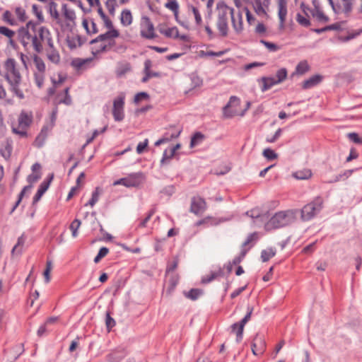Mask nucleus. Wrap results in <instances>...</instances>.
<instances>
[{
	"label": "nucleus",
	"mask_w": 362,
	"mask_h": 362,
	"mask_svg": "<svg viewBox=\"0 0 362 362\" xmlns=\"http://www.w3.org/2000/svg\"><path fill=\"white\" fill-rule=\"evenodd\" d=\"M37 23L29 21L25 26L18 30V38L24 47L26 48L32 43L34 50L40 53L43 50V46L37 41Z\"/></svg>",
	"instance_id": "obj_1"
},
{
	"label": "nucleus",
	"mask_w": 362,
	"mask_h": 362,
	"mask_svg": "<svg viewBox=\"0 0 362 362\" xmlns=\"http://www.w3.org/2000/svg\"><path fill=\"white\" fill-rule=\"evenodd\" d=\"M295 219L293 210L278 211L265 223L264 228L266 230L278 229L290 225Z\"/></svg>",
	"instance_id": "obj_2"
},
{
	"label": "nucleus",
	"mask_w": 362,
	"mask_h": 362,
	"mask_svg": "<svg viewBox=\"0 0 362 362\" xmlns=\"http://www.w3.org/2000/svg\"><path fill=\"white\" fill-rule=\"evenodd\" d=\"M323 200L317 197L311 202L305 205L301 209V218L308 221L313 218L322 209Z\"/></svg>",
	"instance_id": "obj_3"
},
{
	"label": "nucleus",
	"mask_w": 362,
	"mask_h": 362,
	"mask_svg": "<svg viewBox=\"0 0 362 362\" xmlns=\"http://www.w3.org/2000/svg\"><path fill=\"white\" fill-rule=\"evenodd\" d=\"M240 104V100L239 98L235 95L230 96L229 101L223 108L224 117L227 118H231L235 115H240L241 117L244 116L247 110L250 108L251 103L250 102L247 101L246 103L245 108L241 112L239 113L235 107L239 106Z\"/></svg>",
	"instance_id": "obj_4"
},
{
	"label": "nucleus",
	"mask_w": 362,
	"mask_h": 362,
	"mask_svg": "<svg viewBox=\"0 0 362 362\" xmlns=\"http://www.w3.org/2000/svg\"><path fill=\"white\" fill-rule=\"evenodd\" d=\"M218 9L216 26L222 37H226L228 33V16L230 14V7L226 4H218Z\"/></svg>",
	"instance_id": "obj_5"
},
{
	"label": "nucleus",
	"mask_w": 362,
	"mask_h": 362,
	"mask_svg": "<svg viewBox=\"0 0 362 362\" xmlns=\"http://www.w3.org/2000/svg\"><path fill=\"white\" fill-rule=\"evenodd\" d=\"M124 100L125 96L120 94L113 100L112 115L115 122H121L124 118Z\"/></svg>",
	"instance_id": "obj_6"
},
{
	"label": "nucleus",
	"mask_w": 362,
	"mask_h": 362,
	"mask_svg": "<svg viewBox=\"0 0 362 362\" xmlns=\"http://www.w3.org/2000/svg\"><path fill=\"white\" fill-rule=\"evenodd\" d=\"M37 41L42 45V42L47 45L48 47H52L53 40L49 30L45 27L40 26L37 29Z\"/></svg>",
	"instance_id": "obj_7"
},
{
	"label": "nucleus",
	"mask_w": 362,
	"mask_h": 362,
	"mask_svg": "<svg viewBox=\"0 0 362 362\" xmlns=\"http://www.w3.org/2000/svg\"><path fill=\"white\" fill-rule=\"evenodd\" d=\"M234 12V8H230L233 28L237 34H240L243 30V15L240 11L236 14Z\"/></svg>",
	"instance_id": "obj_8"
},
{
	"label": "nucleus",
	"mask_w": 362,
	"mask_h": 362,
	"mask_svg": "<svg viewBox=\"0 0 362 362\" xmlns=\"http://www.w3.org/2000/svg\"><path fill=\"white\" fill-rule=\"evenodd\" d=\"M145 27L141 30V36L146 39H153L156 37L154 26L150 18L145 17Z\"/></svg>",
	"instance_id": "obj_9"
},
{
	"label": "nucleus",
	"mask_w": 362,
	"mask_h": 362,
	"mask_svg": "<svg viewBox=\"0 0 362 362\" xmlns=\"http://www.w3.org/2000/svg\"><path fill=\"white\" fill-rule=\"evenodd\" d=\"M119 35V33L116 29H112L109 30L106 33L103 34L99 35L97 37L92 40L90 42V44L91 45H95L98 43L99 42H104L105 40H114L113 38L117 37Z\"/></svg>",
	"instance_id": "obj_10"
},
{
	"label": "nucleus",
	"mask_w": 362,
	"mask_h": 362,
	"mask_svg": "<svg viewBox=\"0 0 362 362\" xmlns=\"http://www.w3.org/2000/svg\"><path fill=\"white\" fill-rule=\"evenodd\" d=\"M206 204L201 197H194L192 199L190 211L196 215L203 213L206 209Z\"/></svg>",
	"instance_id": "obj_11"
},
{
	"label": "nucleus",
	"mask_w": 362,
	"mask_h": 362,
	"mask_svg": "<svg viewBox=\"0 0 362 362\" xmlns=\"http://www.w3.org/2000/svg\"><path fill=\"white\" fill-rule=\"evenodd\" d=\"M266 344L263 340L262 337L257 335L253 340L252 344V351L255 356H259L262 354L265 350Z\"/></svg>",
	"instance_id": "obj_12"
},
{
	"label": "nucleus",
	"mask_w": 362,
	"mask_h": 362,
	"mask_svg": "<svg viewBox=\"0 0 362 362\" xmlns=\"http://www.w3.org/2000/svg\"><path fill=\"white\" fill-rule=\"evenodd\" d=\"M127 179V187H134L140 185L144 179V174L141 172L130 174Z\"/></svg>",
	"instance_id": "obj_13"
},
{
	"label": "nucleus",
	"mask_w": 362,
	"mask_h": 362,
	"mask_svg": "<svg viewBox=\"0 0 362 362\" xmlns=\"http://www.w3.org/2000/svg\"><path fill=\"white\" fill-rule=\"evenodd\" d=\"M18 125L22 129L28 128L33 121L32 113H28L25 111H22L18 117Z\"/></svg>",
	"instance_id": "obj_14"
},
{
	"label": "nucleus",
	"mask_w": 362,
	"mask_h": 362,
	"mask_svg": "<svg viewBox=\"0 0 362 362\" xmlns=\"http://www.w3.org/2000/svg\"><path fill=\"white\" fill-rule=\"evenodd\" d=\"M278 8V16L280 21L279 27L280 28H283L284 27L286 17L287 15V6L285 0L279 1Z\"/></svg>",
	"instance_id": "obj_15"
},
{
	"label": "nucleus",
	"mask_w": 362,
	"mask_h": 362,
	"mask_svg": "<svg viewBox=\"0 0 362 362\" xmlns=\"http://www.w3.org/2000/svg\"><path fill=\"white\" fill-rule=\"evenodd\" d=\"M322 80V76L319 74L313 75L305 80L302 84L303 89H310L318 85Z\"/></svg>",
	"instance_id": "obj_16"
},
{
	"label": "nucleus",
	"mask_w": 362,
	"mask_h": 362,
	"mask_svg": "<svg viewBox=\"0 0 362 362\" xmlns=\"http://www.w3.org/2000/svg\"><path fill=\"white\" fill-rule=\"evenodd\" d=\"M50 185V180H44L39 186V188L34 195L33 199V204H35L37 203L41 199L42 196L45 193L47 190Z\"/></svg>",
	"instance_id": "obj_17"
},
{
	"label": "nucleus",
	"mask_w": 362,
	"mask_h": 362,
	"mask_svg": "<svg viewBox=\"0 0 362 362\" xmlns=\"http://www.w3.org/2000/svg\"><path fill=\"white\" fill-rule=\"evenodd\" d=\"M47 56L51 62L55 64L59 63L60 55L59 52L54 48V42L52 43V47H48V49H47Z\"/></svg>",
	"instance_id": "obj_18"
},
{
	"label": "nucleus",
	"mask_w": 362,
	"mask_h": 362,
	"mask_svg": "<svg viewBox=\"0 0 362 362\" xmlns=\"http://www.w3.org/2000/svg\"><path fill=\"white\" fill-rule=\"evenodd\" d=\"M132 69L131 64L129 62L119 63L115 70L117 77L121 78Z\"/></svg>",
	"instance_id": "obj_19"
},
{
	"label": "nucleus",
	"mask_w": 362,
	"mask_h": 362,
	"mask_svg": "<svg viewBox=\"0 0 362 362\" xmlns=\"http://www.w3.org/2000/svg\"><path fill=\"white\" fill-rule=\"evenodd\" d=\"M93 59L92 57L86 59L76 58L72 61L71 64L76 69H81L87 68L88 65H89L93 62Z\"/></svg>",
	"instance_id": "obj_20"
},
{
	"label": "nucleus",
	"mask_w": 362,
	"mask_h": 362,
	"mask_svg": "<svg viewBox=\"0 0 362 362\" xmlns=\"http://www.w3.org/2000/svg\"><path fill=\"white\" fill-rule=\"evenodd\" d=\"M158 30L167 37L177 39L180 37L178 28L175 26L168 28H159Z\"/></svg>",
	"instance_id": "obj_21"
},
{
	"label": "nucleus",
	"mask_w": 362,
	"mask_h": 362,
	"mask_svg": "<svg viewBox=\"0 0 362 362\" xmlns=\"http://www.w3.org/2000/svg\"><path fill=\"white\" fill-rule=\"evenodd\" d=\"M259 81L262 82V86L261 87L262 92H265L274 86L278 84L276 81V78L274 77H262Z\"/></svg>",
	"instance_id": "obj_22"
},
{
	"label": "nucleus",
	"mask_w": 362,
	"mask_h": 362,
	"mask_svg": "<svg viewBox=\"0 0 362 362\" xmlns=\"http://www.w3.org/2000/svg\"><path fill=\"white\" fill-rule=\"evenodd\" d=\"M246 214L253 219L260 218L262 221H264L268 218L267 214H262L260 209L259 208L252 209L250 211H247Z\"/></svg>",
	"instance_id": "obj_23"
},
{
	"label": "nucleus",
	"mask_w": 362,
	"mask_h": 362,
	"mask_svg": "<svg viewBox=\"0 0 362 362\" xmlns=\"http://www.w3.org/2000/svg\"><path fill=\"white\" fill-rule=\"evenodd\" d=\"M121 23L124 26H129L132 23V15L129 9H124L121 13Z\"/></svg>",
	"instance_id": "obj_24"
},
{
	"label": "nucleus",
	"mask_w": 362,
	"mask_h": 362,
	"mask_svg": "<svg viewBox=\"0 0 362 362\" xmlns=\"http://www.w3.org/2000/svg\"><path fill=\"white\" fill-rule=\"evenodd\" d=\"M203 290L199 288H192L187 292H184V296L192 300H197L202 294Z\"/></svg>",
	"instance_id": "obj_25"
},
{
	"label": "nucleus",
	"mask_w": 362,
	"mask_h": 362,
	"mask_svg": "<svg viewBox=\"0 0 362 362\" xmlns=\"http://www.w3.org/2000/svg\"><path fill=\"white\" fill-rule=\"evenodd\" d=\"M33 62L36 68V70L34 72L45 73V64L40 57L35 54L33 57Z\"/></svg>",
	"instance_id": "obj_26"
},
{
	"label": "nucleus",
	"mask_w": 362,
	"mask_h": 362,
	"mask_svg": "<svg viewBox=\"0 0 362 362\" xmlns=\"http://www.w3.org/2000/svg\"><path fill=\"white\" fill-rule=\"evenodd\" d=\"M247 312L246 313V315H245V317L240 321V329H239V333L240 334H241V332L244 330V327L245 325H246V323L250 320L251 318V316H252V312H253V310H254V308L252 306H247Z\"/></svg>",
	"instance_id": "obj_27"
},
{
	"label": "nucleus",
	"mask_w": 362,
	"mask_h": 362,
	"mask_svg": "<svg viewBox=\"0 0 362 362\" xmlns=\"http://www.w3.org/2000/svg\"><path fill=\"white\" fill-rule=\"evenodd\" d=\"M204 135L200 132H195L191 138L190 147L193 148L202 142Z\"/></svg>",
	"instance_id": "obj_28"
},
{
	"label": "nucleus",
	"mask_w": 362,
	"mask_h": 362,
	"mask_svg": "<svg viewBox=\"0 0 362 362\" xmlns=\"http://www.w3.org/2000/svg\"><path fill=\"white\" fill-rule=\"evenodd\" d=\"M276 255V250L270 247L267 250H263L261 252V258L263 262L269 261L272 257Z\"/></svg>",
	"instance_id": "obj_29"
},
{
	"label": "nucleus",
	"mask_w": 362,
	"mask_h": 362,
	"mask_svg": "<svg viewBox=\"0 0 362 362\" xmlns=\"http://www.w3.org/2000/svg\"><path fill=\"white\" fill-rule=\"evenodd\" d=\"M310 66L308 62L305 60L300 62L296 67V74L298 75H303L308 71Z\"/></svg>",
	"instance_id": "obj_30"
},
{
	"label": "nucleus",
	"mask_w": 362,
	"mask_h": 362,
	"mask_svg": "<svg viewBox=\"0 0 362 362\" xmlns=\"http://www.w3.org/2000/svg\"><path fill=\"white\" fill-rule=\"evenodd\" d=\"M151 66H152V62L150 59H146L144 62V72H147L150 78L152 77H159L160 76V74L159 72L151 71Z\"/></svg>",
	"instance_id": "obj_31"
},
{
	"label": "nucleus",
	"mask_w": 362,
	"mask_h": 362,
	"mask_svg": "<svg viewBox=\"0 0 362 362\" xmlns=\"http://www.w3.org/2000/svg\"><path fill=\"white\" fill-rule=\"evenodd\" d=\"M34 82L40 89L42 88L45 78V73L34 72Z\"/></svg>",
	"instance_id": "obj_32"
},
{
	"label": "nucleus",
	"mask_w": 362,
	"mask_h": 362,
	"mask_svg": "<svg viewBox=\"0 0 362 362\" xmlns=\"http://www.w3.org/2000/svg\"><path fill=\"white\" fill-rule=\"evenodd\" d=\"M2 19L5 23L10 25L13 26L18 25L17 21L13 16L12 13L9 11H6L4 13Z\"/></svg>",
	"instance_id": "obj_33"
},
{
	"label": "nucleus",
	"mask_w": 362,
	"mask_h": 362,
	"mask_svg": "<svg viewBox=\"0 0 362 362\" xmlns=\"http://www.w3.org/2000/svg\"><path fill=\"white\" fill-rule=\"evenodd\" d=\"M15 14L18 20L21 23L25 22L28 18L25 10L21 6L15 8Z\"/></svg>",
	"instance_id": "obj_34"
},
{
	"label": "nucleus",
	"mask_w": 362,
	"mask_h": 362,
	"mask_svg": "<svg viewBox=\"0 0 362 362\" xmlns=\"http://www.w3.org/2000/svg\"><path fill=\"white\" fill-rule=\"evenodd\" d=\"M312 15L313 17L316 18V19L318 21H320V22L326 23V22H328L329 20V18L326 15L324 14V13L321 8L313 10Z\"/></svg>",
	"instance_id": "obj_35"
},
{
	"label": "nucleus",
	"mask_w": 362,
	"mask_h": 362,
	"mask_svg": "<svg viewBox=\"0 0 362 362\" xmlns=\"http://www.w3.org/2000/svg\"><path fill=\"white\" fill-rule=\"evenodd\" d=\"M47 136H48L47 133L40 131V134L35 138V140L34 142L35 146H37V148L42 147Z\"/></svg>",
	"instance_id": "obj_36"
},
{
	"label": "nucleus",
	"mask_w": 362,
	"mask_h": 362,
	"mask_svg": "<svg viewBox=\"0 0 362 362\" xmlns=\"http://www.w3.org/2000/svg\"><path fill=\"white\" fill-rule=\"evenodd\" d=\"M47 136H48L47 133L40 131V134L35 138V140L34 142L35 146H37V148L42 147Z\"/></svg>",
	"instance_id": "obj_37"
},
{
	"label": "nucleus",
	"mask_w": 362,
	"mask_h": 362,
	"mask_svg": "<svg viewBox=\"0 0 362 362\" xmlns=\"http://www.w3.org/2000/svg\"><path fill=\"white\" fill-rule=\"evenodd\" d=\"M32 188V185H27V186H25L23 189L21 191V192L19 193L18 194V199L17 201L16 202L15 204L13 205L11 211V213H13L16 209L18 206V205L20 204L24 194H25V192L27 191H29Z\"/></svg>",
	"instance_id": "obj_38"
},
{
	"label": "nucleus",
	"mask_w": 362,
	"mask_h": 362,
	"mask_svg": "<svg viewBox=\"0 0 362 362\" xmlns=\"http://www.w3.org/2000/svg\"><path fill=\"white\" fill-rule=\"evenodd\" d=\"M32 188V185H27V186H25L23 189L21 191V192L19 193L18 194V199L17 201L16 202L15 204L13 205L11 211V213H13L16 209L18 206V205L20 204L24 194H25V192L27 191H29Z\"/></svg>",
	"instance_id": "obj_39"
},
{
	"label": "nucleus",
	"mask_w": 362,
	"mask_h": 362,
	"mask_svg": "<svg viewBox=\"0 0 362 362\" xmlns=\"http://www.w3.org/2000/svg\"><path fill=\"white\" fill-rule=\"evenodd\" d=\"M0 34L7 37L9 39V43L11 45L13 44V37L15 35V32L12 30L4 27V26H0Z\"/></svg>",
	"instance_id": "obj_40"
},
{
	"label": "nucleus",
	"mask_w": 362,
	"mask_h": 362,
	"mask_svg": "<svg viewBox=\"0 0 362 362\" xmlns=\"http://www.w3.org/2000/svg\"><path fill=\"white\" fill-rule=\"evenodd\" d=\"M354 0H342L343 6H344V12L346 14L349 13L352 10L353 3ZM361 5L359 8V11L362 13V0H361Z\"/></svg>",
	"instance_id": "obj_41"
},
{
	"label": "nucleus",
	"mask_w": 362,
	"mask_h": 362,
	"mask_svg": "<svg viewBox=\"0 0 362 362\" xmlns=\"http://www.w3.org/2000/svg\"><path fill=\"white\" fill-rule=\"evenodd\" d=\"M81 225V221L78 218H75L71 223L69 228L71 230L72 236L74 238H76L78 236V230L80 228Z\"/></svg>",
	"instance_id": "obj_42"
},
{
	"label": "nucleus",
	"mask_w": 362,
	"mask_h": 362,
	"mask_svg": "<svg viewBox=\"0 0 362 362\" xmlns=\"http://www.w3.org/2000/svg\"><path fill=\"white\" fill-rule=\"evenodd\" d=\"M62 10L64 11V15L66 20L74 21L76 18V14L74 10L69 9L67 8L66 4H63Z\"/></svg>",
	"instance_id": "obj_43"
},
{
	"label": "nucleus",
	"mask_w": 362,
	"mask_h": 362,
	"mask_svg": "<svg viewBox=\"0 0 362 362\" xmlns=\"http://www.w3.org/2000/svg\"><path fill=\"white\" fill-rule=\"evenodd\" d=\"M181 133L180 129H174L168 131L165 133V134L163 136V137L168 139V142L170 141L171 140L176 139L180 136Z\"/></svg>",
	"instance_id": "obj_44"
},
{
	"label": "nucleus",
	"mask_w": 362,
	"mask_h": 362,
	"mask_svg": "<svg viewBox=\"0 0 362 362\" xmlns=\"http://www.w3.org/2000/svg\"><path fill=\"white\" fill-rule=\"evenodd\" d=\"M240 325H241L240 322H238L233 323L230 326L232 332L236 334V341L237 342H240L243 339V331L241 332L240 335L239 333Z\"/></svg>",
	"instance_id": "obj_45"
},
{
	"label": "nucleus",
	"mask_w": 362,
	"mask_h": 362,
	"mask_svg": "<svg viewBox=\"0 0 362 362\" xmlns=\"http://www.w3.org/2000/svg\"><path fill=\"white\" fill-rule=\"evenodd\" d=\"M99 194H100L99 188L96 187L95 189L92 193L90 199L89 200V202L88 203H86L85 204V206H87L89 205L93 207L98 202V201L99 199Z\"/></svg>",
	"instance_id": "obj_46"
},
{
	"label": "nucleus",
	"mask_w": 362,
	"mask_h": 362,
	"mask_svg": "<svg viewBox=\"0 0 362 362\" xmlns=\"http://www.w3.org/2000/svg\"><path fill=\"white\" fill-rule=\"evenodd\" d=\"M259 42L264 45L269 52H275L280 49V47L275 43L268 42L264 40H260Z\"/></svg>",
	"instance_id": "obj_47"
},
{
	"label": "nucleus",
	"mask_w": 362,
	"mask_h": 362,
	"mask_svg": "<svg viewBox=\"0 0 362 362\" xmlns=\"http://www.w3.org/2000/svg\"><path fill=\"white\" fill-rule=\"evenodd\" d=\"M264 157H265L268 160H273L277 158L278 155L274 152V150L270 148H265L262 153Z\"/></svg>",
	"instance_id": "obj_48"
},
{
	"label": "nucleus",
	"mask_w": 362,
	"mask_h": 362,
	"mask_svg": "<svg viewBox=\"0 0 362 362\" xmlns=\"http://www.w3.org/2000/svg\"><path fill=\"white\" fill-rule=\"evenodd\" d=\"M286 76H287L286 69L281 68V69H279L276 74V81L277 82V83H280L286 78Z\"/></svg>",
	"instance_id": "obj_49"
},
{
	"label": "nucleus",
	"mask_w": 362,
	"mask_h": 362,
	"mask_svg": "<svg viewBox=\"0 0 362 362\" xmlns=\"http://www.w3.org/2000/svg\"><path fill=\"white\" fill-rule=\"evenodd\" d=\"M32 11H33V13L37 17L39 23H42L44 21V16L42 14V11L40 8V7L37 4H33L32 6Z\"/></svg>",
	"instance_id": "obj_50"
},
{
	"label": "nucleus",
	"mask_w": 362,
	"mask_h": 362,
	"mask_svg": "<svg viewBox=\"0 0 362 362\" xmlns=\"http://www.w3.org/2000/svg\"><path fill=\"white\" fill-rule=\"evenodd\" d=\"M109 252V249L106 247H103L99 250L98 255L94 258V262L98 263L102 258L105 257Z\"/></svg>",
	"instance_id": "obj_51"
},
{
	"label": "nucleus",
	"mask_w": 362,
	"mask_h": 362,
	"mask_svg": "<svg viewBox=\"0 0 362 362\" xmlns=\"http://www.w3.org/2000/svg\"><path fill=\"white\" fill-rule=\"evenodd\" d=\"M296 21L303 27H308L310 25V21L308 18L304 17L300 13H297L296 15Z\"/></svg>",
	"instance_id": "obj_52"
},
{
	"label": "nucleus",
	"mask_w": 362,
	"mask_h": 362,
	"mask_svg": "<svg viewBox=\"0 0 362 362\" xmlns=\"http://www.w3.org/2000/svg\"><path fill=\"white\" fill-rule=\"evenodd\" d=\"M165 7L173 11V13H176L177 10H179V4L177 0L168 1L165 3Z\"/></svg>",
	"instance_id": "obj_53"
},
{
	"label": "nucleus",
	"mask_w": 362,
	"mask_h": 362,
	"mask_svg": "<svg viewBox=\"0 0 362 362\" xmlns=\"http://www.w3.org/2000/svg\"><path fill=\"white\" fill-rule=\"evenodd\" d=\"M173 158V156H170V150L165 149L163 153L162 158L160 160V165H164L168 164L170 160Z\"/></svg>",
	"instance_id": "obj_54"
},
{
	"label": "nucleus",
	"mask_w": 362,
	"mask_h": 362,
	"mask_svg": "<svg viewBox=\"0 0 362 362\" xmlns=\"http://www.w3.org/2000/svg\"><path fill=\"white\" fill-rule=\"evenodd\" d=\"M282 129L279 128L272 136H267L266 141L267 143H274L281 135Z\"/></svg>",
	"instance_id": "obj_55"
},
{
	"label": "nucleus",
	"mask_w": 362,
	"mask_h": 362,
	"mask_svg": "<svg viewBox=\"0 0 362 362\" xmlns=\"http://www.w3.org/2000/svg\"><path fill=\"white\" fill-rule=\"evenodd\" d=\"M350 141L357 144H362V138L358 136L357 133L351 132L347 135Z\"/></svg>",
	"instance_id": "obj_56"
},
{
	"label": "nucleus",
	"mask_w": 362,
	"mask_h": 362,
	"mask_svg": "<svg viewBox=\"0 0 362 362\" xmlns=\"http://www.w3.org/2000/svg\"><path fill=\"white\" fill-rule=\"evenodd\" d=\"M189 8H191V10L194 16L196 23L197 25H200L202 21V16H201V14L199 11L198 8L194 6H191Z\"/></svg>",
	"instance_id": "obj_57"
},
{
	"label": "nucleus",
	"mask_w": 362,
	"mask_h": 362,
	"mask_svg": "<svg viewBox=\"0 0 362 362\" xmlns=\"http://www.w3.org/2000/svg\"><path fill=\"white\" fill-rule=\"evenodd\" d=\"M153 214H154V210L153 209L149 211L148 214L146 215V216L144 219L141 220V221L139 222V223L138 225V227H139V228H144V227H146V223L151 219V218L153 215Z\"/></svg>",
	"instance_id": "obj_58"
},
{
	"label": "nucleus",
	"mask_w": 362,
	"mask_h": 362,
	"mask_svg": "<svg viewBox=\"0 0 362 362\" xmlns=\"http://www.w3.org/2000/svg\"><path fill=\"white\" fill-rule=\"evenodd\" d=\"M311 172L310 170H306L305 172L298 171L296 172L294 176L298 180H304L308 179L311 176Z\"/></svg>",
	"instance_id": "obj_59"
},
{
	"label": "nucleus",
	"mask_w": 362,
	"mask_h": 362,
	"mask_svg": "<svg viewBox=\"0 0 362 362\" xmlns=\"http://www.w3.org/2000/svg\"><path fill=\"white\" fill-rule=\"evenodd\" d=\"M178 262H179L178 257H174V259L168 264L166 272H173L174 270H175L176 268L177 267Z\"/></svg>",
	"instance_id": "obj_60"
},
{
	"label": "nucleus",
	"mask_w": 362,
	"mask_h": 362,
	"mask_svg": "<svg viewBox=\"0 0 362 362\" xmlns=\"http://www.w3.org/2000/svg\"><path fill=\"white\" fill-rule=\"evenodd\" d=\"M258 239V234L257 233H253L250 234L246 240L243 243L242 247H246L247 245H249L252 241H256Z\"/></svg>",
	"instance_id": "obj_61"
},
{
	"label": "nucleus",
	"mask_w": 362,
	"mask_h": 362,
	"mask_svg": "<svg viewBox=\"0 0 362 362\" xmlns=\"http://www.w3.org/2000/svg\"><path fill=\"white\" fill-rule=\"evenodd\" d=\"M123 357V356H117L116 352L111 353L107 356V362H119Z\"/></svg>",
	"instance_id": "obj_62"
},
{
	"label": "nucleus",
	"mask_w": 362,
	"mask_h": 362,
	"mask_svg": "<svg viewBox=\"0 0 362 362\" xmlns=\"http://www.w3.org/2000/svg\"><path fill=\"white\" fill-rule=\"evenodd\" d=\"M218 276V273H216V272L211 273L210 275L202 277V283L204 284H209V283L211 282L213 280H214Z\"/></svg>",
	"instance_id": "obj_63"
},
{
	"label": "nucleus",
	"mask_w": 362,
	"mask_h": 362,
	"mask_svg": "<svg viewBox=\"0 0 362 362\" xmlns=\"http://www.w3.org/2000/svg\"><path fill=\"white\" fill-rule=\"evenodd\" d=\"M105 324L107 329H111L115 326V320L110 316L109 313H106Z\"/></svg>",
	"instance_id": "obj_64"
}]
</instances>
